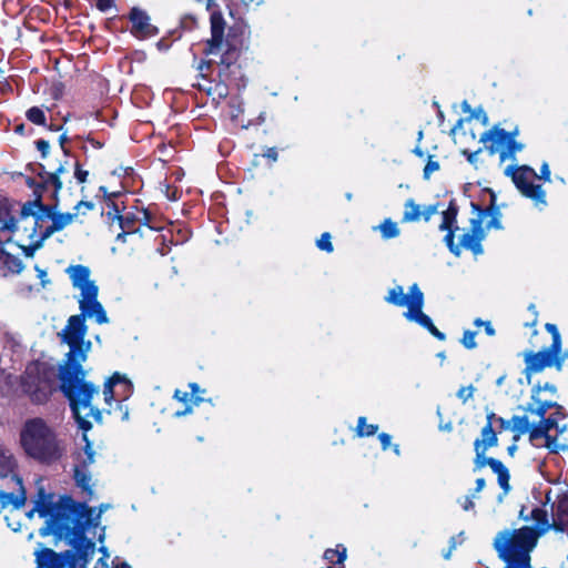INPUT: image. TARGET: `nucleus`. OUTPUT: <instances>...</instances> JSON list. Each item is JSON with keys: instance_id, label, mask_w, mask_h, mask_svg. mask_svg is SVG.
<instances>
[{"instance_id": "338daca9", "label": "nucleus", "mask_w": 568, "mask_h": 568, "mask_svg": "<svg viewBox=\"0 0 568 568\" xmlns=\"http://www.w3.org/2000/svg\"><path fill=\"white\" fill-rule=\"evenodd\" d=\"M114 568H131V567L126 564H121V565L115 566Z\"/></svg>"}, {"instance_id": "72a5a7b5", "label": "nucleus", "mask_w": 568, "mask_h": 568, "mask_svg": "<svg viewBox=\"0 0 568 568\" xmlns=\"http://www.w3.org/2000/svg\"><path fill=\"white\" fill-rule=\"evenodd\" d=\"M0 231L20 232L22 231V225L19 223V220L17 221L13 217L0 220Z\"/></svg>"}, {"instance_id": "7ed1b4c3", "label": "nucleus", "mask_w": 568, "mask_h": 568, "mask_svg": "<svg viewBox=\"0 0 568 568\" xmlns=\"http://www.w3.org/2000/svg\"><path fill=\"white\" fill-rule=\"evenodd\" d=\"M19 443L28 457L48 465L60 460L67 450L57 428L41 417L28 418L22 424Z\"/></svg>"}, {"instance_id": "4be33fe9", "label": "nucleus", "mask_w": 568, "mask_h": 568, "mask_svg": "<svg viewBox=\"0 0 568 568\" xmlns=\"http://www.w3.org/2000/svg\"><path fill=\"white\" fill-rule=\"evenodd\" d=\"M495 413L487 414V424L481 429L480 438H477L474 443L475 452H487L490 447H494L498 443L497 434L494 428Z\"/></svg>"}, {"instance_id": "3c124183", "label": "nucleus", "mask_w": 568, "mask_h": 568, "mask_svg": "<svg viewBox=\"0 0 568 568\" xmlns=\"http://www.w3.org/2000/svg\"><path fill=\"white\" fill-rule=\"evenodd\" d=\"M537 179L544 180L545 182H550V169L547 162L541 165L540 175Z\"/></svg>"}, {"instance_id": "aec40b11", "label": "nucleus", "mask_w": 568, "mask_h": 568, "mask_svg": "<svg viewBox=\"0 0 568 568\" xmlns=\"http://www.w3.org/2000/svg\"><path fill=\"white\" fill-rule=\"evenodd\" d=\"M132 22V33L140 39L150 38L158 33V29L150 23V17L146 12L133 8L130 14Z\"/></svg>"}, {"instance_id": "680f3d73", "label": "nucleus", "mask_w": 568, "mask_h": 568, "mask_svg": "<svg viewBox=\"0 0 568 568\" xmlns=\"http://www.w3.org/2000/svg\"><path fill=\"white\" fill-rule=\"evenodd\" d=\"M487 227H488V229H489V227H496V229H499V227H500V225H499L498 220H497V219H493V220L488 223Z\"/></svg>"}, {"instance_id": "5fc2aeb1", "label": "nucleus", "mask_w": 568, "mask_h": 568, "mask_svg": "<svg viewBox=\"0 0 568 568\" xmlns=\"http://www.w3.org/2000/svg\"><path fill=\"white\" fill-rule=\"evenodd\" d=\"M113 6V0H97V7L101 11H106Z\"/></svg>"}, {"instance_id": "13d9d810", "label": "nucleus", "mask_w": 568, "mask_h": 568, "mask_svg": "<svg viewBox=\"0 0 568 568\" xmlns=\"http://www.w3.org/2000/svg\"><path fill=\"white\" fill-rule=\"evenodd\" d=\"M485 487V479L484 478H478L476 480V493H479L484 489Z\"/></svg>"}, {"instance_id": "9d476101", "label": "nucleus", "mask_w": 568, "mask_h": 568, "mask_svg": "<svg viewBox=\"0 0 568 568\" xmlns=\"http://www.w3.org/2000/svg\"><path fill=\"white\" fill-rule=\"evenodd\" d=\"M516 132H507L499 126H494L480 136L489 153H499L501 162L515 159L516 153L524 149V144L516 141Z\"/></svg>"}, {"instance_id": "864d4df0", "label": "nucleus", "mask_w": 568, "mask_h": 568, "mask_svg": "<svg viewBox=\"0 0 568 568\" xmlns=\"http://www.w3.org/2000/svg\"><path fill=\"white\" fill-rule=\"evenodd\" d=\"M480 149L475 152H468L467 150H463L462 153L467 156V160L475 164L477 162L478 154L480 153Z\"/></svg>"}, {"instance_id": "e2e57ef3", "label": "nucleus", "mask_w": 568, "mask_h": 568, "mask_svg": "<svg viewBox=\"0 0 568 568\" xmlns=\"http://www.w3.org/2000/svg\"><path fill=\"white\" fill-rule=\"evenodd\" d=\"M192 412V408L191 407H187L185 410H182V412H176L174 415L176 417H181V416H184L186 414H190Z\"/></svg>"}, {"instance_id": "4468645a", "label": "nucleus", "mask_w": 568, "mask_h": 568, "mask_svg": "<svg viewBox=\"0 0 568 568\" xmlns=\"http://www.w3.org/2000/svg\"><path fill=\"white\" fill-rule=\"evenodd\" d=\"M487 213H480L478 219H473L470 229L463 234L460 243L457 244L459 250H470L475 255L483 253L481 241L486 236L485 227L483 226L484 219L487 217Z\"/></svg>"}, {"instance_id": "20e7f679", "label": "nucleus", "mask_w": 568, "mask_h": 568, "mask_svg": "<svg viewBox=\"0 0 568 568\" xmlns=\"http://www.w3.org/2000/svg\"><path fill=\"white\" fill-rule=\"evenodd\" d=\"M495 426L499 430L511 429L515 432V442L521 435L528 434V439L532 446L547 448L551 453H558L568 447L567 443L560 440V436L567 430V425H558V420L554 415H549L547 419L539 420L536 424L529 420L527 414L524 416H513L511 419H505L495 414Z\"/></svg>"}, {"instance_id": "cd10ccee", "label": "nucleus", "mask_w": 568, "mask_h": 568, "mask_svg": "<svg viewBox=\"0 0 568 568\" xmlns=\"http://www.w3.org/2000/svg\"><path fill=\"white\" fill-rule=\"evenodd\" d=\"M67 172V168L61 164L53 173H47V178L43 180V187L45 190L52 189V196L55 197L59 191L62 189V182L60 175Z\"/></svg>"}, {"instance_id": "6e6d98bb", "label": "nucleus", "mask_w": 568, "mask_h": 568, "mask_svg": "<svg viewBox=\"0 0 568 568\" xmlns=\"http://www.w3.org/2000/svg\"><path fill=\"white\" fill-rule=\"evenodd\" d=\"M264 156L275 162L277 160V151H276V149L275 148H268L265 151Z\"/></svg>"}, {"instance_id": "a211bd4d", "label": "nucleus", "mask_w": 568, "mask_h": 568, "mask_svg": "<svg viewBox=\"0 0 568 568\" xmlns=\"http://www.w3.org/2000/svg\"><path fill=\"white\" fill-rule=\"evenodd\" d=\"M457 207L450 203L447 210L442 212V223L439 224L440 231H447V234L444 237V241L449 248V251L456 256L460 255L459 246L454 242V232L458 230L457 223Z\"/></svg>"}, {"instance_id": "393cba45", "label": "nucleus", "mask_w": 568, "mask_h": 568, "mask_svg": "<svg viewBox=\"0 0 568 568\" xmlns=\"http://www.w3.org/2000/svg\"><path fill=\"white\" fill-rule=\"evenodd\" d=\"M552 526L556 530L564 531L568 527V495L560 497L552 515Z\"/></svg>"}, {"instance_id": "de8ad7c7", "label": "nucleus", "mask_w": 568, "mask_h": 568, "mask_svg": "<svg viewBox=\"0 0 568 568\" xmlns=\"http://www.w3.org/2000/svg\"><path fill=\"white\" fill-rule=\"evenodd\" d=\"M473 496H464L462 499H459V504L464 510H470L474 508L475 504L473 501Z\"/></svg>"}, {"instance_id": "79ce46f5", "label": "nucleus", "mask_w": 568, "mask_h": 568, "mask_svg": "<svg viewBox=\"0 0 568 568\" xmlns=\"http://www.w3.org/2000/svg\"><path fill=\"white\" fill-rule=\"evenodd\" d=\"M474 324H475L476 326H478V327H479V326H483V328H485V332H486V334H487L488 336H494V335H495V329H494V327H493V325H491V323H490V322H488V321H483V320H480V318H476V320L474 321Z\"/></svg>"}, {"instance_id": "b1692460", "label": "nucleus", "mask_w": 568, "mask_h": 568, "mask_svg": "<svg viewBox=\"0 0 568 568\" xmlns=\"http://www.w3.org/2000/svg\"><path fill=\"white\" fill-rule=\"evenodd\" d=\"M531 519L534 524L519 529H514L511 532H545L551 525L548 519L547 511L542 508H535L531 510Z\"/></svg>"}, {"instance_id": "2f4dec72", "label": "nucleus", "mask_w": 568, "mask_h": 568, "mask_svg": "<svg viewBox=\"0 0 568 568\" xmlns=\"http://www.w3.org/2000/svg\"><path fill=\"white\" fill-rule=\"evenodd\" d=\"M378 430V426L367 424L366 418L361 416L357 422L356 433L359 437L372 436Z\"/></svg>"}, {"instance_id": "423d86ee", "label": "nucleus", "mask_w": 568, "mask_h": 568, "mask_svg": "<svg viewBox=\"0 0 568 568\" xmlns=\"http://www.w3.org/2000/svg\"><path fill=\"white\" fill-rule=\"evenodd\" d=\"M385 301L395 306L407 307L404 313L407 321L417 323L439 341L446 339V335L438 331L432 318L423 312L424 294L416 283L409 286L408 293H405L400 285L392 287Z\"/></svg>"}, {"instance_id": "39448f33", "label": "nucleus", "mask_w": 568, "mask_h": 568, "mask_svg": "<svg viewBox=\"0 0 568 568\" xmlns=\"http://www.w3.org/2000/svg\"><path fill=\"white\" fill-rule=\"evenodd\" d=\"M19 223L29 240V244L21 245V247L27 256H32L43 241L52 235L50 209L42 205L40 199L28 202L22 206Z\"/></svg>"}, {"instance_id": "c85d7f7f", "label": "nucleus", "mask_w": 568, "mask_h": 568, "mask_svg": "<svg viewBox=\"0 0 568 568\" xmlns=\"http://www.w3.org/2000/svg\"><path fill=\"white\" fill-rule=\"evenodd\" d=\"M75 217L77 213H52L50 211V225L52 229V234L65 229L74 221Z\"/></svg>"}, {"instance_id": "c9c22d12", "label": "nucleus", "mask_w": 568, "mask_h": 568, "mask_svg": "<svg viewBox=\"0 0 568 568\" xmlns=\"http://www.w3.org/2000/svg\"><path fill=\"white\" fill-rule=\"evenodd\" d=\"M475 338H476V332L467 329L464 332L463 338L460 342L467 349H474L477 346Z\"/></svg>"}, {"instance_id": "1a4fd4ad", "label": "nucleus", "mask_w": 568, "mask_h": 568, "mask_svg": "<svg viewBox=\"0 0 568 568\" xmlns=\"http://www.w3.org/2000/svg\"><path fill=\"white\" fill-rule=\"evenodd\" d=\"M505 174L510 176L516 187L525 196L534 201L538 207L546 206V192L539 184H534L538 178L536 171L528 166H513L509 165L505 170Z\"/></svg>"}, {"instance_id": "f03ea898", "label": "nucleus", "mask_w": 568, "mask_h": 568, "mask_svg": "<svg viewBox=\"0 0 568 568\" xmlns=\"http://www.w3.org/2000/svg\"><path fill=\"white\" fill-rule=\"evenodd\" d=\"M109 508V504H102L99 508L89 507L70 496H57L40 487L33 500V508L26 515L31 519L38 514L44 519V527L40 532H85L98 528L105 529L101 527L100 521L102 513Z\"/></svg>"}, {"instance_id": "0e129e2a", "label": "nucleus", "mask_w": 568, "mask_h": 568, "mask_svg": "<svg viewBox=\"0 0 568 568\" xmlns=\"http://www.w3.org/2000/svg\"><path fill=\"white\" fill-rule=\"evenodd\" d=\"M65 141H67V136L65 135H61L60 136V144H61V146H63ZM62 149H64V148H62ZM63 151L65 152V150H63Z\"/></svg>"}, {"instance_id": "bf43d9fd", "label": "nucleus", "mask_w": 568, "mask_h": 568, "mask_svg": "<svg viewBox=\"0 0 568 568\" xmlns=\"http://www.w3.org/2000/svg\"><path fill=\"white\" fill-rule=\"evenodd\" d=\"M476 118L481 119L483 123L486 125L488 124V118L484 111H479Z\"/></svg>"}, {"instance_id": "f8f14e48", "label": "nucleus", "mask_w": 568, "mask_h": 568, "mask_svg": "<svg viewBox=\"0 0 568 568\" xmlns=\"http://www.w3.org/2000/svg\"><path fill=\"white\" fill-rule=\"evenodd\" d=\"M94 463V452L89 443L84 447L83 455L78 457L74 466V480L82 491L87 493L89 497L93 496V484L91 474L88 467Z\"/></svg>"}, {"instance_id": "a878e982", "label": "nucleus", "mask_w": 568, "mask_h": 568, "mask_svg": "<svg viewBox=\"0 0 568 568\" xmlns=\"http://www.w3.org/2000/svg\"><path fill=\"white\" fill-rule=\"evenodd\" d=\"M23 268L20 258L0 250V276H8L9 274L20 273Z\"/></svg>"}, {"instance_id": "69168bd1", "label": "nucleus", "mask_w": 568, "mask_h": 568, "mask_svg": "<svg viewBox=\"0 0 568 568\" xmlns=\"http://www.w3.org/2000/svg\"><path fill=\"white\" fill-rule=\"evenodd\" d=\"M393 449H394V453H395L396 455H399V453H400V452H399V446H398V445H394V446H393Z\"/></svg>"}, {"instance_id": "37998d69", "label": "nucleus", "mask_w": 568, "mask_h": 568, "mask_svg": "<svg viewBox=\"0 0 568 568\" xmlns=\"http://www.w3.org/2000/svg\"><path fill=\"white\" fill-rule=\"evenodd\" d=\"M190 388L192 390V393L190 395H191V398L193 399V404L199 405L203 400L201 397L196 396L199 393L202 392L200 386L195 383H191Z\"/></svg>"}, {"instance_id": "f257e3e1", "label": "nucleus", "mask_w": 568, "mask_h": 568, "mask_svg": "<svg viewBox=\"0 0 568 568\" xmlns=\"http://www.w3.org/2000/svg\"><path fill=\"white\" fill-rule=\"evenodd\" d=\"M67 273L73 287L80 291L78 297L81 314L69 317L67 325L59 333L61 342L67 344L70 351L59 369L60 387L70 400V405L77 422L82 429L91 427L90 418L101 422V410L93 404L99 396V388L84 379L85 371L82 364L88 358L91 342L85 339L88 327L85 317L94 318L98 324L109 323V317L102 304L98 301L99 288L90 278L89 267L71 265Z\"/></svg>"}, {"instance_id": "f3484780", "label": "nucleus", "mask_w": 568, "mask_h": 568, "mask_svg": "<svg viewBox=\"0 0 568 568\" xmlns=\"http://www.w3.org/2000/svg\"><path fill=\"white\" fill-rule=\"evenodd\" d=\"M120 392L123 399H126L132 393V384L125 376L114 373L105 381L103 387V397L106 406L111 407L114 396L120 395Z\"/></svg>"}, {"instance_id": "8fccbe9b", "label": "nucleus", "mask_w": 568, "mask_h": 568, "mask_svg": "<svg viewBox=\"0 0 568 568\" xmlns=\"http://www.w3.org/2000/svg\"><path fill=\"white\" fill-rule=\"evenodd\" d=\"M378 439L381 442V445H382V448L384 450L388 449L390 447V444H392V437L390 435H388L387 433H381L378 435Z\"/></svg>"}, {"instance_id": "dca6fc26", "label": "nucleus", "mask_w": 568, "mask_h": 568, "mask_svg": "<svg viewBox=\"0 0 568 568\" xmlns=\"http://www.w3.org/2000/svg\"><path fill=\"white\" fill-rule=\"evenodd\" d=\"M6 478L13 483L17 489L10 493L0 489V507L7 508L12 506L13 510L18 511L27 501V493L23 487L22 479L16 473H11L10 476H7Z\"/></svg>"}, {"instance_id": "e433bc0d", "label": "nucleus", "mask_w": 568, "mask_h": 568, "mask_svg": "<svg viewBox=\"0 0 568 568\" xmlns=\"http://www.w3.org/2000/svg\"><path fill=\"white\" fill-rule=\"evenodd\" d=\"M546 328L549 333L552 334V348L559 349L560 348V335L558 333V329L555 324H546Z\"/></svg>"}, {"instance_id": "9b49d317", "label": "nucleus", "mask_w": 568, "mask_h": 568, "mask_svg": "<svg viewBox=\"0 0 568 568\" xmlns=\"http://www.w3.org/2000/svg\"><path fill=\"white\" fill-rule=\"evenodd\" d=\"M554 407H556L557 410L551 415H554L557 418L558 425H561L559 420L565 418V414L561 413V407L557 405L552 397L545 393H541L540 385L538 384L532 387L530 402L523 409L527 415H536L537 417H539V420H542L548 418L545 417V415L550 408Z\"/></svg>"}, {"instance_id": "4c0bfd02", "label": "nucleus", "mask_w": 568, "mask_h": 568, "mask_svg": "<svg viewBox=\"0 0 568 568\" xmlns=\"http://www.w3.org/2000/svg\"><path fill=\"white\" fill-rule=\"evenodd\" d=\"M89 176V171L83 170L80 164L77 162L74 165V178L78 183H85Z\"/></svg>"}, {"instance_id": "c03bdc74", "label": "nucleus", "mask_w": 568, "mask_h": 568, "mask_svg": "<svg viewBox=\"0 0 568 568\" xmlns=\"http://www.w3.org/2000/svg\"><path fill=\"white\" fill-rule=\"evenodd\" d=\"M37 149L41 152L42 158H47L50 151V144L45 140H38L36 142Z\"/></svg>"}, {"instance_id": "a19ab883", "label": "nucleus", "mask_w": 568, "mask_h": 568, "mask_svg": "<svg viewBox=\"0 0 568 568\" xmlns=\"http://www.w3.org/2000/svg\"><path fill=\"white\" fill-rule=\"evenodd\" d=\"M439 170V164L437 161H434L432 158L428 159L425 169H424V176L426 179L429 178V175L436 171Z\"/></svg>"}, {"instance_id": "5701e85b", "label": "nucleus", "mask_w": 568, "mask_h": 568, "mask_svg": "<svg viewBox=\"0 0 568 568\" xmlns=\"http://www.w3.org/2000/svg\"><path fill=\"white\" fill-rule=\"evenodd\" d=\"M100 191L108 197L105 202V213L103 214L105 222L109 224L111 232H116V226L123 225L120 204L112 199L115 194H109L104 186H101Z\"/></svg>"}, {"instance_id": "2eb2a0df", "label": "nucleus", "mask_w": 568, "mask_h": 568, "mask_svg": "<svg viewBox=\"0 0 568 568\" xmlns=\"http://www.w3.org/2000/svg\"><path fill=\"white\" fill-rule=\"evenodd\" d=\"M476 457L474 459V470H479L486 466H489L491 470L498 477L499 486L505 490V493L509 491V471L508 468L498 459L493 457H486V452H475Z\"/></svg>"}, {"instance_id": "bb28decb", "label": "nucleus", "mask_w": 568, "mask_h": 568, "mask_svg": "<svg viewBox=\"0 0 568 568\" xmlns=\"http://www.w3.org/2000/svg\"><path fill=\"white\" fill-rule=\"evenodd\" d=\"M346 559V548L343 545H337L334 549H327L324 552V560L326 566L322 568H344Z\"/></svg>"}, {"instance_id": "052dcab7", "label": "nucleus", "mask_w": 568, "mask_h": 568, "mask_svg": "<svg viewBox=\"0 0 568 568\" xmlns=\"http://www.w3.org/2000/svg\"><path fill=\"white\" fill-rule=\"evenodd\" d=\"M517 450V445H516V442L514 440V443L507 448V452L509 454V456H514L515 453Z\"/></svg>"}, {"instance_id": "f704fd0d", "label": "nucleus", "mask_w": 568, "mask_h": 568, "mask_svg": "<svg viewBox=\"0 0 568 568\" xmlns=\"http://www.w3.org/2000/svg\"><path fill=\"white\" fill-rule=\"evenodd\" d=\"M316 245L320 250L325 251L327 253L333 252V244L331 241V234L325 232L317 240Z\"/></svg>"}, {"instance_id": "09e8293b", "label": "nucleus", "mask_w": 568, "mask_h": 568, "mask_svg": "<svg viewBox=\"0 0 568 568\" xmlns=\"http://www.w3.org/2000/svg\"><path fill=\"white\" fill-rule=\"evenodd\" d=\"M174 398L178 399L181 403H184V404H186L189 402H193V399L191 398L190 393L182 392V390H179V389L175 390Z\"/></svg>"}, {"instance_id": "ddd939ff", "label": "nucleus", "mask_w": 568, "mask_h": 568, "mask_svg": "<svg viewBox=\"0 0 568 568\" xmlns=\"http://www.w3.org/2000/svg\"><path fill=\"white\" fill-rule=\"evenodd\" d=\"M559 349L556 348H544L537 353L526 352L524 354V359L526 363L525 374L527 376L528 383H530V377L532 374L540 373L544 368L551 366L558 355Z\"/></svg>"}, {"instance_id": "4d7b16f0", "label": "nucleus", "mask_w": 568, "mask_h": 568, "mask_svg": "<svg viewBox=\"0 0 568 568\" xmlns=\"http://www.w3.org/2000/svg\"><path fill=\"white\" fill-rule=\"evenodd\" d=\"M93 203L92 202H88V201H80L77 205H75V210L79 212L82 207H85L87 210H92L93 209Z\"/></svg>"}, {"instance_id": "a18cd8bd", "label": "nucleus", "mask_w": 568, "mask_h": 568, "mask_svg": "<svg viewBox=\"0 0 568 568\" xmlns=\"http://www.w3.org/2000/svg\"><path fill=\"white\" fill-rule=\"evenodd\" d=\"M213 93L216 94L217 98L224 99L229 94V90H227V87L224 83H217L214 87V92Z\"/></svg>"}, {"instance_id": "774afa93", "label": "nucleus", "mask_w": 568, "mask_h": 568, "mask_svg": "<svg viewBox=\"0 0 568 568\" xmlns=\"http://www.w3.org/2000/svg\"><path fill=\"white\" fill-rule=\"evenodd\" d=\"M437 356H438L442 361H444V359L446 358V355H445V353H444V352L438 353V354H437Z\"/></svg>"}, {"instance_id": "603ef678", "label": "nucleus", "mask_w": 568, "mask_h": 568, "mask_svg": "<svg viewBox=\"0 0 568 568\" xmlns=\"http://www.w3.org/2000/svg\"><path fill=\"white\" fill-rule=\"evenodd\" d=\"M242 112H243V109L240 103L239 104H230V115L233 120H236Z\"/></svg>"}, {"instance_id": "c756f323", "label": "nucleus", "mask_w": 568, "mask_h": 568, "mask_svg": "<svg viewBox=\"0 0 568 568\" xmlns=\"http://www.w3.org/2000/svg\"><path fill=\"white\" fill-rule=\"evenodd\" d=\"M373 230L379 231L384 240L395 239L400 234L398 224L392 219H384L383 222L379 225L374 226Z\"/></svg>"}, {"instance_id": "7c9ffc66", "label": "nucleus", "mask_w": 568, "mask_h": 568, "mask_svg": "<svg viewBox=\"0 0 568 568\" xmlns=\"http://www.w3.org/2000/svg\"><path fill=\"white\" fill-rule=\"evenodd\" d=\"M123 225L116 226V231H120L116 233V241H125V236L128 234H131L134 232V220L130 216H123L122 215Z\"/></svg>"}, {"instance_id": "6e6552de", "label": "nucleus", "mask_w": 568, "mask_h": 568, "mask_svg": "<svg viewBox=\"0 0 568 568\" xmlns=\"http://www.w3.org/2000/svg\"><path fill=\"white\" fill-rule=\"evenodd\" d=\"M54 369L43 363L28 365L22 377L23 390L36 403H42L48 398L54 387Z\"/></svg>"}, {"instance_id": "6ab92c4d", "label": "nucleus", "mask_w": 568, "mask_h": 568, "mask_svg": "<svg viewBox=\"0 0 568 568\" xmlns=\"http://www.w3.org/2000/svg\"><path fill=\"white\" fill-rule=\"evenodd\" d=\"M437 213V205L417 204L413 199H408L404 204V213L402 221L404 223L418 222L420 220L429 221Z\"/></svg>"}, {"instance_id": "0eeeda50", "label": "nucleus", "mask_w": 568, "mask_h": 568, "mask_svg": "<svg viewBox=\"0 0 568 568\" xmlns=\"http://www.w3.org/2000/svg\"><path fill=\"white\" fill-rule=\"evenodd\" d=\"M539 535H498L494 547L505 568H531L530 552L537 546Z\"/></svg>"}, {"instance_id": "412c9836", "label": "nucleus", "mask_w": 568, "mask_h": 568, "mask_svg": "<svg viewBox=\"0 0 568 568\" xmlns=\"http://www.w3.org/2000/svg\"><path fill=\"white\" fill-rule=\"evenodd\" d=\"M211 39L207 41L206 54H215L220 51L224 38V19L221 12L211 13Z\"/></svg>"}, {"instance_id": "473e14b6", "label": "nucleus", "mask_w": 568, "mask_h": 568, "mask_svg": "<svg viewBox=\"0 0 568 568\" xmlns=\"http://www.w3.org/2000/svg\"><path fill=\"white\" fill-rule=\"evenodd\" d=\"M27 119L37 124V125H43L45 124V114L42 109L38 106H32L27 111Z\"/></svg>"}, {"instance_id": "ea45409f", "label": "nucleus", "mask_w": 568, "mask_h": 568, "mask_svg": "<svg viewBox=\"0 0 568 568\" xmlns=\"http://www.w3.org/2000/svg\"><path fill=\"white\" fill-rule=\"evenodd\" d=\"M474 392H475V387L469 385V386L459 388V390L457 393V396H458V398H460L465 403L469 398L473 397Z\"/></svg>"}, {"instance_id": "49530a36", "label": "nucleus", "mask_w": 568, "mask_h": 568, "mask_svg": "<svg viewBox=\"0 0 568 568\" xmlns=\"http://www.w3.org/2000/svg\"><path fill=\"white\" fill-rule=\"evenodd\" d=\"M540 388H541V393L549 395L554 399L556 398L557 388L555 385H552L550 383H545L544 385H540Z\"/></svg>"}, {"instance_id": "58836bf2", "label": "nucleus", "mask_w": 568, "mask_h": 568, "mask_svg": "<svg viewBox=\"0 0 568 568\" xmlns=\"http://www.w3.org/2000/svg\"><path fill=\"white\" fill-rule=\"evenodd\" d=\"M463 540L462 539H458L456 537H452L450 540H449V548L447 550H444L443 551V557L444 559L446 560H449L452 558V555H453V550L456 549V547L458 545H462Z\"/></svg>"}]
</instances>
